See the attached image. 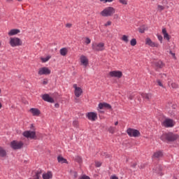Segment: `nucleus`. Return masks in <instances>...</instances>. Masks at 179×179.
I'll list each match as a JSON object with an SVG mask.
<instances>
[{
	"label": "nucleus",
	"instance_id": "obj_1",
	"mask_svg": "<svg viewBox=\"0 0 179 179\" xmlns=\"http://www.w3.org/2000/svg\"><path fill=\"white\" fill-rule=\"evenodd\" d=\"M178 138V134L169 132L162 134L160 139L164 141V142H165V141H168V142H174V141H177Z\"/></svg>",
	"mask_w": 179,
	"mask_h": 179
},
{
	"label": "nucleus",
	"instance_id": "obj_2",
	"mask_svg": "<svg viewBox=\"0 0 179 179\" xmlns=\"http://www.w3.org/2000/svg\"><path fill=\"white\" fill-rule=\"evenodd\" d=\"M115 14V8L113 6H108L100 12V15L102 17H111Z\"/></svg>",
	"mask_w": 179,
	"mask_h": 179
},
{
	"label": "nucleus",
	"instance_id": "obj_3",
	"mask_svg": "<svg viewBox=\"0 0 179 179\" xmlns=\"http://www.w3.org/2000/svg\"><path fill=\"white\" fill-rule=\"evenodd\" d=\"M9 44L13 48L20 47L23 44V42L17 37H11L10 38Z\"/></svg>",
	"mask_w": 179,
	"mask_h": 179
},
{
	"label": "nucleus",
	"instance_id": "obj_4",
	"mask_svg": "<svg viewBox=\"0 0 179 179\" xmlns=\"http://www.w3.org/2000/svg\"><path fill=\"white\" fill-rule=\"evenodd\" d=\"M127 134L129 135V136L133 138H138L141 136V132L138 130L132 128L127 129Z\"/></svg>",
	"mask_w": 179,
	"mask_h": 179
},
{
	"label": "nucleus",
	"instance_id": "obj_5",
	"mask_svg": "<svg viewBox=\"0 0 179 179\" xmlns=\"http://www.w3.org/2000/svg\"><path fill=\"white\" fill-rule=\"evenodd\" d=\"M104 108H107V110H111V105L107 103H100L98 105L97 110L99 113H101V114H103L104 111L101 110Z\"/></svg>",
	"mask_w": 179,
	"mask_h": 179
},
{
	"label": "nucleus",
	"instance_id": "obj_6",
	"mask_svg": "<svg viewBox=\"0 0 179 179\" xmlns=\"http://www.w3.org/2000/svg\"><path fill=\"white\" fill-rule=\"evenodd\" d=\"M23 142L13 141L10 143V147L14 150H17L18 149H22L23 148Z\"/></svg>",
	"mask_w": 179,
	"mask_h": 179
},
{
	"label": "nucleus",
	"instance_id": "obj_7",
	"mask_svg": "<svg viewBox=\"0 0 179 179\" xmlns=\"http://www.w3.org/2000/svg\"><path fill=\"white\" fill-rule=\"evenodd\" d=\"M73 87L74 89V94L76 97H80L83 93V90L80 87H78L77 84H73Z\"/></svg>",
	"mask_w": 179,
	"mask_h": 179
},
{
	"label": "nucleus",
	"instance_id": "obj_8",
	"mask_svg": "<svg viewBox=\"0 0 179 179\" xmlns=\"http://www.w3.org/2000/svg\"><path fill=\"white\" fill-rule=\"evenodd\" d=\"M162 124L164 127H166V128H172V127L176 125V122L174 120L167 118L164 120Z\"/></svg>",
	"mask_w": 179,
	"mask_h": 179
},
{
	"label": "nucleus",
	"instance_id": "obj_9",
	"mask_svg": "<svg viewBox=\"0 0 179 179\" xmlns=\"http://www.w3.org/2000/svg\"><path fill=\"white\" fill-rule=\"evenodd\" d=\"M92 50H94V51H103L104 43H93Z\"/></svg>",
	"mask_w": 179,
	"mask_h": 179
},
{
	"label": "nucleus",
	"instance_id": "obj_10",
	"mask_svg": "<svg viewBox=\"0 0 179 179\" xmlns=\"http://www.w3.org/2000/svg\"><path fill=\"white\" fill-rule=\"evenodd\" d=\"M86 117L90 121H96L98 117L97 114L94 112H88L86 113Z\"/></svg>",
	"mask_w": 179,
	"mask_h": 179
},
{
	"label": "nucleus",
	"instance_id": "obj_11",
	"mask_svg": "<svg viewBox=\"0 0 179 179\" xmlns=\"http://www.w3.org/2000/svg\"><path fill=\"white\" fill-rule=\"evenodd\" d=\"M22 135L24 138H27V139H34L36 138V132L31 131H26Z\"/></svg>",
	"mask_w": 179,
	"mask_h": 179
},
{
	"label": "nucleus",
	"instance_id": "obj_12",
	"mask_svg": "<svg viewBox=\"0 0 179 179\" xmlns=\"http://www.w3.org/2000/svg\"><path fill=\"white\" fill-rule=\"evenodd\" d=\"M80 65H83V66L86 68V66L89 65V59H87V57L83 55L80 57Z\"/></svg>",
	"mask_w": 179,
	"mask_h": 179
},
{
	"label": "nucleus",
	"instance_id": "obj_13",
	"mask_svg": "<svg viewBox=\"0 0 179 179\" xmlns=\"http://www.w3.org/2000/svg\"><path fill=\"white\" fill-rule=\"evenodd\" d=\"M110 76L111 78H118L119 79L120 78H122V72L120 71H113L109 73Z\"/></svg>",
	"mask_w": 179,
	"mask_h": 179
},
{
	"label": "nucleus",
	"instance_id": "obj_14",
	"mask_svg": "<svg viewBox=\"0 0 179 179\" xmlns=\"http://www.w3.org/2000/svg\"><path fill=\"white\" fill-rule=\"evenodd\" d=\"M38 75H50V73H51V70H50V69H48V67H42L41 69H39L38 71Z\"/></svg>",
	"mask_w": 179,
	"mask_h": 179
},
{
	"label": "nucleus",
	"instance_id": "obj_15",
	"mask_svg": "<svg viewBox=\"0 0 179 179\" xmlns=\"http://www.w3.org/2000/svg\"><path fill=\"white\" fill-rule=\"evenodd\" d=\"M145 44L150 47H155L157 48H159V43L153 42L150 38H147L145 39Z\"/></svg>",
	"mask_w": 179,
	"mask_h": 179
},
{
	"label": "nucleus",
	"instance_id": "obj_16",
	"mask_svg": "<svg viewBox=\"0 0 179 179\" xmlns=\"http://www.w3.org/2000/svg\"><path fill=\"white\" fill-rule=\"evenodd\" d=\"M42 99L43 100H44V101H47L48 103H54V99L51 96H50V95L48 94H45L42 96Z\"/></svg>",
	"mask_w": 179,
	"mask_h": 179
},
{
	"label": "nucleus",
	"instance_id": "obj_17",
	"mask_svg": "<svg viewBox=\"0 0 179 179\" xmlns=\"http://www.w3.org/2000/svg\"><path fill=\"white\" fill-rule=\"evenodd\" d=\"M29 113H31V114H32V115L34 117H38V115H40V114H41V112L40 111V110H38V108H31L29 110Z\"/></svg>",
	"mask_w": 179,
	"mask_h": 179
},
{
	"label": "nucleus",
	"instance_id": "obj_18",
	"mask_svg": "<svg viewBox=\"0 0 179 179\" xmlns=\"http://www.w3.org/2000/svg\"><path fill=\"white\" fill-rule=\"evenodd\" d=\"M19 33H20V30L13 29L8 31V35L10 36H16V34H19Z\"/></svg>",
	"mask_w": 179,
	"mask_h": 179
},
{
	"label": "nucleus",
	"instance_id": "obj_19",
	"mask_svg": "<svg viewBox=\"0 0 179 179\" xmlns=\"http://www.w3.org/2000/svg\"><path fill=\"white\" fill-rule=\"evenodd\" d=\"M162 34L165 40H167V41H170V35H169V34L167 33V29H166V28L162 29Z\"/></svg>",
	"mask_w": 179,
	"mask_h": 179
},
{
	"label": "nucleus",
	"instance_id": "obj_20",
	"mask_svg": "<svg viewBox=\"0 0 179 179\" xmlns=\"http://www.w3.org/2000/svg\"><path fill=\"white\" fill-rule=\"evenodd\" d=\"M152 157L154 159H160L163 157V152L162 151H157L154 153Z\"/></svg>",
	"mask_w": 179,
	"mask_h": 179
},
{
	"label": "nucleus",
	"instance_id": "obj_21",
	"mask_svg": "<svg viewBox=\"0 0 179 179\" xmlns=\"http://www.w3.org/2000/svg\"><path fill=\"white\" fill-rule=\"evenodd\" d=\"M43 179H50L52 178V173L51 171H48L46 173L43 174Z\"/></svg>",
	"mask_w": 179,
	"mask_h": 179
},
{
	"label": "nucleus",
	"instance_id": "obj_22",
	"mask_svg": "<svg viewBox=\"0 0 179 179\" xmlns=\"http://www.w3.org/2000/svg\"><path fill=\"white\" fill-rule=\"evenodd\" d=\"M7 155L6 150L0 147V157H5Z\"/></svg>",
	"mask_w": 179,
	"mask_h": 179
},
{
	"label": "nucleus",
	"instance_id": "obj_23",
	"mask_svg": "<svg viewBox=\"0 0 179 179\" xmlns=\"http://www.w3.org/2000/svg\"><path fill=\"white\" fill-rule=\"evenodd\" d=\"M68 54V48H63L60 49V55H62V57H65Z\"/></svg>",
	"mask_w": 179,
	"mask_h": 179
},
{
	"label": "nucleus",
	"instance_id": "obj_24",
	"mask_svg": "<svg viewBox=\"0 0 179 179\" xmlns=\"http://www.w3.org/2000/svg\"><path fill=\"white\" fill-rule=\"evenodd\" d=\"M168 85L171 86L172 89H178V85L176 83L169 81Z\"/></svg>",
	"mask_w": 179,
	"mask_h": 179
},
{
	"label": "nucleus",
	"instance_id": "obj_25",
	"mask_svg": "<svg viewBox=\"0 0 179 179\" xmlns=\"http://www.w3.org/2000/svg\"><path fill=\"white\" fill-rule=\"evenodd\" d=\"M57 160L58 162L61 163L62 164H64V163H68V161H66V159L62 156L57 157Z\"/></svg>",
	"mask_w": 179,
	"mask_h": 179
},
{
	"label": "nucleus",
	"instance_id": "obj_26",
	"mask_svg": "<svg viewBox=\"0 0 179 179\" xmlns=\"http://www.w3.org/2000/svg\"><path fill=\"white\" fill-rule=\"evenodd\" d=\"M155 66H157V68H159V69L164 68V63H163V62H162V61L156 62Z\"/></svg>",
	"mask_w": 179,
	"mask_h": 179
},
{
	"label": "nucleus",
	"instance_id": "obj_27",
	"mask_svg": "<svg viewBox=\"0 0 179 179\" xmlns=\"http://www.w3.org/2000/svg\"><path fill=\"white\" fill-rule=\"evenodd\" d=\"M141 96L145 99V100L149 101L150 99H152V94H142Z\"/></svg>",
	"mask_w": 179,
	"mask_h": 179
},
{
	"label": "nucleus",
	"instance_id": "obj_28",
	"mask_svg": "<svg viewBox=\"0 0 179 179\" xmlns=\"http://www.w3.org/2000/svg\"><path fill=\"white\" fill-rule=\"evenodd\" d=\"M51 59V56L48 55L46 57H41V60L42 61V62H48V61H50V59Z\"/></svg>",
	"mask_w": 179,
	"mask_h": 179
},
{
	"label": "nucleus",
	"instance_id": "obj_29",
	"mask_svg": "<svg viewBox=\"0 0 179 179\" xmlns=\"http://www.w3.org/2000/svg\"><path fill=\"white\" fill-rule=\"evenodd\" d=\"M129 36L127 35H123L122 37V41L125 42L126 43H128L129 42Z\"/></svg>",
	"mask_w": 179,
	"mask_h": 179
},
{
	"label": "nucleus",
	"instance_id": "obj_30",
	"mask_svg": "<svg viewBox=\"0 0 179 179\" xmlns=\"http://www.w3.org/2000/svg\"><path fill=\"white\" fill-rule=\"evenodd\" d=\"M130 44L131 45H132V47H135V45H136V38H133L130 41Z\"/></svg>",
	"mask_w": 179,
	"mask_h": 179
},
{
	"label": "nucleus",
	"instance_id": "obj_31",
	"mask_svg": "<svg viewBox=\"0 0 179 179\" xmlns=\"http://www.w3.org/2000/svg\"><path fill=\"white\" fill-rule=\"evenodd\" d=\"M108 131L110 132V134H114V132H115V127H109Z\"/></svg>",
	"mask_w": 179,
	"mask_h": 179
},
{
	"label": "nucleus",
	"instance_id": "obj_32",
	"mask_svg": "<svg viewBox=\"0 0 179 179\" xmlns=\"http://www.w3.org/2000/svg\"><path fill=\"white\" fill-rule=\"evenodd\" d=\"M157 10H159V12H162V10H164V6H163L162 5H158Z\"/></svg>",
	"mask_w": 179,
	"mask_h": 179
},
{
	"label": "nucleus",
	"instance_id": "obj_33",
	"mask_svg": "<svg viewBox=\"0 0 179 179\" xmlns=\"http://www.w3.org/2000/svg\"><path fill=\"white\" fill-rule=\"evenodd\" d=\"M73 127H75L76 128H78V127H79V122L78 120H74L73 122Z\"/></svg>",
	"mask_w": 179,
	"mask_h": 179
},
{
	"label": "nucleus",
	"instance_id": "obj_34",
	"mask_svg": "<svg viewBox=\"0 0 179 179\" xmlns=\"http://www.w3.org/2000/svg\"><path fill=\"white\" fill-rule=\"evenodd\" d=\"M120 3L122 5H128V1L127 0H119Z\"/></svg>",
	"mask_w": 179,
	"mask_h": 179
},
{
	"label": "nucleus",
	"instance_id": "obj_35",
	"mask_svg": "<svg viewBox=\"0 0 179 179\" xmlns=\"http://www.w3.org/2000/svg\"><path fill=\"white\" fill-rule=\"evenodd\" d=\"M113 24V22L110 20H108L107 22H106L104 24V27H108V26H111V24Z\"/></svg>",
	"mask_w": 179,
	"mask_h": 179
},
{
	"label": "nucleus",
	"instance_id": "obj_36",
	"mask_svg": "<svg viewBox=\"0 0 179 179\" xmlns=\"http://www.w3.org/2000/svg\"><path fill=\"white\" fill-rule=\"evenodd\" d=\"M157 83L158 86H160L161 87H164V86L163 85V83H162V81L160 80H157Z\"/></svg>",
	"mask_w": 179,
	"mask_h": 179
},
{
	"label": "nucleus",
	"instance_id": "obj_37",
	"mask_svg": "<svg viewBox=\"0 0 179 179\" xmlns=\"http://www.w3.org/2000/svg\"><path fill=\"white\" fill-rule=\"evenodd\" d=\"M100 2H103V3H107V2H114V0H100Z\"/></svg>",
	"mask_w": 179,
	"mask_h": 179
},
{
	"label": "nucleus",
	"instance_id": "obj_38",
	"mask_svg": "<svg viewBox=\"0 0 179 179\" xmlns=\"http://www.w3.org/2000/svg\"><path fill=\"white\" fill-rule=\"evenodd\" d=\"M169 54H171V55H172L173 59H177V57H176V53H173V51L170 50Z\"/></svg>",
	"mask_w": 179,
	"mask_h": 179
},
{
	"label": "nucleus",
	"instance_id": "obj_39",
	"mask_svg": "<svg viewBox=\"0 0 179 179\" xmlns=\"http://www.w3.org/2000/svg\"><path fill=\"white\" fill-rule=\"evenodd\" d=\"M140 33H145V27H141L138 29Z\"/></svg>",
	"mask_w": 179,
	"mask_h": 179
},
{
	"label": "nucleus",
	"instance_id": "obj_40",
	"mask_svg": "<svg viewBox=\"0 0 179 179\" xmlns=\"http://www.w3.org/2000/svg\"><path fill=\"white\" fill-rule=\"evenodd\" d=\"M157 38L160 43H163V36H162V35H157Z\"/></svg>",
	"mask_w": 179,
	"mask_h": 179
},
{
	"label": "nucleus",
	"instance_id": "obj_41",
	"mask_svg": "<svg viewBox=\"0 0 179 179\" xmlns=\"http://www.w3.org/2000/svg\"><path fill=\"white\" fill-rule=\"evenodd\" d=\"M96 167H100L101 166V162H95Z\"/></svg>",
	"mask_w": 179,
	"mask_h": 179
},
{
	"label": "nucleus",
	"instance_id": "obj_42",
	"mask_svg": "<svg viewBox=\"0 0 179 179\" xmlns=\"http://www.w3.org/2000/svg\"><path fill=\"white\" fill-rule=\"evenodd\" d=\"M91 41H90V38H85V43L86 44H90Z\"/></svg>",
	"mask_w": 179,
	"mask_h": 179
},
{
	"label": "nucleus",
	"instance_id": "obj_43",
	"mask_svg": "<svg viewBox=\"0 0 179 179\" xmlns=\"http://www.w3.org/2000/svg\"><path fill=\"white\" fill-rule=\"evenodd\" d=\"M80 179H90V178L87 176H83Z\"/></svg>",
	"mask_w": 179,
	"mask_h": 179
},
{
	"label": "nucleus",
	"instance_id": "obj_44",
	"mask_svg": "<svg viewBox=\"0 0 179 179\" xmlns=\"http://www.w3.org/2000/svg\"><path fill=\"white\" fill-rule=\"evenodd\" d=\"M48 83V80L47 79L43 80V85H47Z\"/></svg>",
	"mask_w": 179,
	"mask_h": 179
},
{
	"label": "nucleus",
	"instance_id": "obj_45",
	"mask_svg": "<svg viewBox=\"0 0 179 179\" xmlns=\"http://www.w3.org/2000/svg\"><path fill=\"white\" fill-rule=\"evenodd\" d=\"M73 174L74 176V178H76L78 177V173L76 172H73Z\"/></svg>",
	"mask_w": 179,
	"mask_h": 179
},
{
	"label": "nucleus",
	"instance_id": "obj_46",
	"mask_svg": "<svg viewBox=\"0 0 179 179\" xmlns=\"http://www.w3.org/2000/svg\"><path fill=\"white\" fill-rule=\"evenodd\" d=\"M66 27H69V28H71V27H72V24H66Z\"/></svg>",
	"mask_w": 179,
	"mask_h": 179
},
{
	"label": "nucleus",
	"instance_id": "obj_47",
	"mask_svg": "<svg viewBox=\"0 0 179 179\" xmlns=\"http://www.w3.org/2000/svg\"><path fill=\"white\" fill-rule=\"evenodd\" d=\"M55 107L56 108H59V103H55Z\"/></svg>",
	"mask_w": 179,
	"mask_h": 179
},
{
	"label": "nucleus",
	"instance_id": "obj_48",
	"mask_svg": "<svg viewBox=\"0 0 179 179\" xmlns=\"http://www.w3.org/2000/svg\"><path fill=\"white\" fill-rule=\"evenodd\" d=\"M110 179H118V177H117L115 176H111Z\"/></svg>",
	"mask_w": 179,
	"mask_h": 179
},
{
	"label": "nucleus",
	"instance_id": "obj_49",
	"mask_svg": "<svg viewBox=\"0 0 179 179\" xmlns=\"http://www.w3.org/2000/svg\"><path fill=\"white\" fill-rule=\"evenodd\" d=\"M131 167L135 169V167H136V163H134L133 164H131Z\"/></svg>",
	"mask_w": 179,
	"mask_h": 179
},
{
	"label": "nucleus",
	"instance_id": "obj_50",
	"mask_svg": "<svg viewBox=\"0 0 179 179\" xmlns=\"http://www.w3.org/2000/svg\"><path fill=\"white\" fill-rule=\"evenodd\" d=\"M166 75L165 73L161 75V78H166Z\"/></svg>",
	"mask_w": 179,
	"mask_h": 179
},
{
	"label": "nucleus",
	"instance_id": "obj_51",
	"mask_svg": "<svg viewBox=\"0 0 179 179\" xmlns=\"http://www.w3.org/2000/svg\"><path fill=\"white\" fill-rule=\"evenodd\" d=\"M114 17H115V19H118V14H115V15H114Z\"/></svg>",
	"mask_w": 179,
	"mask_h": 179
},
{
	"label": "nucleus",
	"instance_id": "obj_52",
	"mask_svg": "<svg viewBox=\"0 0 179 179\" xmlns=\"http://www.w3.org/2000/svg\"><path fill=\"white\" fill-rule=\"evenodd\" d=\"M134 99V97L132 96V95H130L129 96V100H132Z\"/></svg>",
	"mask_w": 179,
	"mask_h": 179
},
{
	"label": "nucleus",
	"instance_id": "obj_53",
	"mask_svg": "<svg viewBox=\"0 0 179 179\" xmlns=\"http://www.w3.org/2000/svg\"><path fill=\"white\" fill-rule=\"evenodd\" d=\"M7 1V2H12V1H13V0H6Z\"/></svg>",
	"mask_w": 179,
	"mask_h": 179
},
{
	"label": "nucleus",
	"instance_id": "obj_54",
	"mask_svg": "<svg viewBox=\"0 0 179 179\" xmlns=\"http://www.w3.org/2000/svg\"><path fill=\"white\" fill-rule=\"evenodd\" d=\"M2 108V103L0 102V110Z\"/></svg>",
	"mask_w": 179,
	"mask_h": 179
},
{
	"label": "nucleus",
	"instance_id": "obj_55",
	"mask_svg": "<svg viewBox=\"0 0 179 179\" xmlns=\"http://www.w3.org/2000/svg\"><path fill=\"white\" fill-rule=\"evenodd\" d=\"M17 1V2H22L23 0H15Z\"/></svg>",
	"mask_w": 179,
	"mask_h": 179
},
{
	"label": "nucleus",
	"instance_id": "obj_56",
	"mask_svg": "<svg viewBox=\"0 0 179 179\" xmlns=\"http://www.w3.org/2000/svg\"><path fill=\"white\" fill-rule=\"evenodd\" d=\"M115 125H118V122H115Z\"/></svg>",
	"mask_w": 179,
	"mask_h": 179
},
{
	"label": "nucleus",
	"instance_id": "obj_57",
	"mask_svg": "<svg viewBox=\"0 0 179 179\" xmlns=\"http://www.w3.org/2000/svg\"><path fill=\"white\" fill-rule=\"evenodd\" d=\"M166 9H169V6H166Z\"/></svg>",
	"mask_w": 179,
	"mask_h": 179
},
{
	"label": "nucleus",
	"instance_id": "obj_58",
	"mask_svg": "<svg viewBox=\"0 0 179 179\" xmlns=\"http://www.w3.org/2000/svg\"><path fill=\"white\" fill-rule=\"evenodd\" d=\"M1 45H2V43L0 42V47H1Z\"/></svg>",
	"mask_w": 179,
	"mask_h": 179
},
{
	"label": "nucleus",
	"instance_id": "obj_59",
	"mask_svg": "<svg viewBox=\"0 0 179 179\" xmlns=\"http://www.w3.org/2000/svg\"><path fill=\"white\" fill-rule=\"evenodd\" d=\"M1 89H0V94H1Z\"/></svg>",
	"mask_w": 179,
	"mask_h": 179
},
{
	"label": "nucleus",
	"instance_id": "obj_60",
	"mask_svg": "<svg viewBox=\"0 0 179 179\" xmlns=\"http://www.w3.org/2000/svg\"><path fill=\"white\" fill-rule=\"evenodd\" d=\"M31 127H33V124H31Z\"/></svg>",
	"mask_w": 179,
	"mask_h": 179
}]
</instances>
